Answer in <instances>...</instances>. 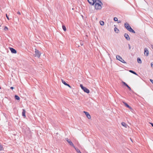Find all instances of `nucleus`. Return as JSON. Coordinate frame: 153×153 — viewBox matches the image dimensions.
Masks as SVG:
<instances>
[{
	"mask_svg": "<svg viewBox=\"0 0 153 153\" xmlns=\"http://www.w3.org/2000/svg\"><path fill=\"white\" fill-rule=\"evenodd\" d=\"M124 26L130 32L134 33H135V31L131 28L129 24L127 22L125 23Z\"/></svg>",
	"mask_w": 153,
	"mask_h": 153,
	"instance_id": "f257e3e1",
	"label": "nucleus"
},
{
	"mask_svg": "<svg viewBox=\"0 0 153 153\" xmlns=\"http://www.w3.org/2000/svg\"><path fill=\"white\" fill-rule=\"evenodd\" d=\"M98 2L97 1H95V7L96 10H100L102 8L101 4H102V3L100 1L98 0Z\"/></svg>",
	"mask_w": 153,
	"mask_h": 153,
	"instance_id": "f03ea898",
	"label": "nucleus"
},
{
	"mask_svg": "<svg viewBox=\"0 0 153 153\" xmlns=\"http://www.w3.org/2000/svg\"><path fill=\"white\" fill-rule=\"evenodd\" d=\"M80 87L85 92L88 94L90 92L89 90V89H87V88L84 87L82 85L80 84Z\"/></svg>",
	"mask_w": 153,
	"mask_h": 153,
	"instance_id": "7ed1b4c3",
	"label": "nucleus"
},
{
	"mask_svg": "<svg viewBox=\"0 0 153 153\" xmlns=\"http://www.w3.org/2000/svg\"><path fill=\"white\" fill-rule=\"evenodd\" d=\"M116 57L117 60L120 61L122 63H126V62L119 55H117Z\"/></svg>",
	"mask_w": 153,
	"mask_h": 153,
	"instance_id": "20e7f679",
	"label": "nucleus"
},
{
	"mask_svg": "<svg viewBox=\"0 0 153 153\" xmlns=\"http://www.w3.org/2000/svg\"><path fill=\"white\" fill-rule=\"evenodd\" d=\"M35 54L34 55V56L39 58L40 57L41 53L36 49H35Z\"/></svg>",
	"mask_w": 153,
	"mask_h": 153,
	"instance_id": "39448f33",
	"label": "nucleus"
},
{
	"mask_svg": "<svg viewBox=\"0 0 153 153\" xmlns=\"http://www.w3.org/2000/svg\"><path fill=\"white\" fill-rule=\"evenodd\" d=\"M66 140L71 146H72L74 148H75V146L70 140H69L68 138H66Z\"/></svg>",
	"mask_w": 153,
	"mask_h": 153,
	"instance_id": "423d86ee",
	"label": "nucleus"
},
{
	"mask_svg": "<svg viewBox=\"0 0 153 153\" xmlns=\"http://www.w3.org/2000/svg\"><path fill=\"white\" fill-rule=\"evenodd\" d=\"M144 54L146 56H147L149 55V51L147 48H145L144 49Z\"/></svg>",
	"mask_w": 153,
	"mask_h": 153,
	"instance_id": "0eeeda50",
	"label": "nucleus"
},
{
	"mask_svg": "<svg viewBox=\"0 0 153 153\" xmlns=\"http://www.w3.org/2000/svg\"><path fill=\"white\" fill-rule=\"evenodd\" d=\"M124 36L127 40L128 41L130 40V38L128 34L127 33H125L124 34Z\"/></svg>",
	"mask_w": 153,
	"mask_h": 153,
	"instance_id": "6e6552de",
	"label": "nucleus"
},
{
	"mask_svg": "<svg viewBox=\"0 0 153 153\" xmlns=\"http://www.w3.org/2000/svg\"><path fill=\"white\" fill-rule=\"evenodd\" d=\"M88 2L91 5H93L95 3V1L94 0H88Z\"/></svg>",
	"mask_w": 153,
	"mask_h": 153,
	"instance_id": "1a4fd4ad",
	"label": "nucleus"
},
{
	"mask_svg": "<svg viewBox=\"0 0 153 153\" xmlns=\"http://www.w3.org/2000/svg\"><path fill=\"white\" fill-rule=\"evenodd\" d=\"M84 112L85 114L87 117L89 119H90L91 118L90 115L88 112L84 111Z\"/></svg>",
	"mask_w": 153,
	"mask_h": 153,
	"instance_id": "9d476101",
	"label": "nucleus"
},
{
	"mask_svg": "<svg viewBox=\"0 0 153 153\" xmlns=\"http://www.w3.org/2000/svg\"><path fill=\"white\" fill-rule=\"evenodd\" d=\"M10 50L12 53H16V51L13 48H10Z\"/></svg>",
	"mask_w": 153,
	"mask_h": 153,
	"instance_id": "9b49d317",
	"label": "nucleus"
},
{
	"mask_svg": "<svg viewBox=\"0 0 153 153\" xmlns=\"http://www.w3.org/2000/svg\"><path fill=\"white\" fill-rule=\"evenodd\" d=\"M121 124L123 126H124L126 128H127V127L128 126V125L125 123L122 122L121 123Z\"/></svg>",
	"mask_w": 153,
	"mask_h": 153,
	"instance_id": "f8f14e48",
	"label": "nucleus"
},
{
	"mask_svg": "<svg viewBox=\"0 0 153 153\" xmlns=\"http://www.w3.org/2000/svg\"><path fill=\"white\" fill-rule=\"evenodd\" d=\"M25 112H26V111L24 109H23L22 112V115L24 117H26V115H25Z\"/></svg>",
	"mask_w": 153,
	"mask_h": 153,
	"instance_id": "ddd939ff",
	"label": "nucleus"
},
{
	"mask_svg": "<svg viewBox=\"0 0 153 153\" xmlns=\"http://www.w3.org/2000/svg\"><path fill=\"white\" fill-rule=\"evenodd\" d=\"M124 103L127 107L128 108L130 109H132V108L130 107L127 103L124 102Z\"/></svg>",
	"mask_w": 153,
	"mask_h": 153,
	"instance_id": "4468645a",
	"label": "nucleus"
},
{
	"mask_svg": "<svg viewBox=\"0 0 153 153\" xmlns=\"http://www.w3.org/2000/svg\"><path fill=\"white\" fill-rule=\"evenodd\" d=\"M75 148V149L76 150V151L77 152V153H82L79 149L76 148L75 147V148Z\"/></svg>",
	"mask_w": 153,
	"mask_h": 153,
	"instance_id": "2eb2a0df",
	"label": "nucleus"
},
{
	"mask_svg": "<svg viewBox=\"0 0 153 153\" xmlns=\"http://www.w3.org/2000/svg\"><path fill=\"white\" fill-rule=\"evenodd\" d=\"M100 25H102V26L103 25H104V22L103 21H100Z\"/></svg>",
	"mask_w": 153,
	"mask_h": 153,
	"instance_id": "dca6fc26",
	"label": "nucleus"
},
{
	"mask_svg": "<svg viewBox=\"0 0 153 153\" xmlns=\"http://www.w3.org/2000/svg\"><path fill=\"white\" fill-rule=\"evenodd\" d=\"M137 61L139 63H141L142 62L140 58H137Z\"/></svg>",
	"mask_w": 153,
	"mask_h": 153,
	"instance_id": "f3484780",
	"label": "nucleus"
},
{
	"mask_svg": "<svg viewBox=\"0 0 153 153\" xmlns=\"http://www.w3.org/2000/svg\"><path fill=\"white\" fill-rule=\"evenodd\" d=\"M15 97L16 100H19L20 99L19 97L17 95H16L15 96Z\"/></svg>",
	"mask_w": 153,
	"mask_h": 153,
	"instance_id": "a211bd4d",
	"label": "nucleus"
},
{
	"mask_svg": "<svg viewBox=\"0 0 153 153\" xmlns=\"http://www.w3.org/2000/svg\"><path fill=\"white\" fill-rule=\"evenodd\" d=\"M62 28H63V30L64 31H66V28L65 27V26L63 25L62 26Z\"/></svg>",
	"mask_w": 153,
	"mask_h": 153,
	"instance_id": "6ab92c4d",
	"label": "nucleus"
},
{
	"mask_svg": "<svg viewBox=\"0 0 153 153\" xmlns=\"http://www.w3.org/2000/svg\"><path fill=\"white\" fill-rule=\"evenodd\" d=\"M129 71L130 72H131V73H133V74H134L137 75V74H136V72H134V71H133L130 70Z\"/></svg>",
	"mask_w": 153,
	"mask_h": 153,
	"instance_id": "aec40b11",
	"label": "nucleus"
},
{
	"mask_svg": "<svg viewBox=\"0 0 153 153\" xmlns=\"http://www.w3.org/2000/svg\"><path fill=\"white\" fill-rule=\"evenodd\" d=\"M62 83L64 84L65 85H67V83L65 81H64L62 79Z\"/></svg>",
	"mask_w": 153,
	"mask_h": 153,
	"instance_id": "412c9836",
	"label": "nucleus"
},
{
	"mask_svg": "<svg viewBox=\"0 0 153 153\" xmlns=\"http://www.w3.org/2000/svg\"><path fill=\"white\" fill-rule=\"evenodd\" d=\"M114 31L116 32L117 33H118V32H117V31H119V30L118 29H117V27H115L114 28Z\"/></svg>",
	"mask_w": 153,
	"mask_h": 153,
	"instance_id": "4be33fe9",
	"label": "nucleus"
},
{
	"mask_svg": "<svg viewBox=\"0 0 153 153\" xmlns=\"http://www.w3.org/2000/svg\"><path fill=\"white\" fill-rule=\"evenodd\" d=\"M122 83L126 86L127 87L128 86V85L125 82L122 81Z\"/></svg>",
	"mask_w": 153,
	"mask_h": 153,
	"instance_id": "5701e85b",
	"label": "nucleus"
},
{
	"mask_svg": "<svg viewBox=\"0 0 153 153\" xmlns=\"http://www.w3.org/2000/svg\"><path fill=\"white\" fill-rule=\"evenodd\" d=\"M3 148L2 146L0 145V151L3 150Z\"/></svg>",
	"mask_w": 153,
	"mask_h": 153,
	"instance_id": "b1692460",
	"label": "nucleus"
},
{
	"mask_svg": "<svg viewBox=\"0 0 153 153\" xmlns=\"http://www.w3.org/2000/svg\"><path fill=\"white\" fill-rule=\"evenodd\" d=\"M114 20L115 21H117L118 20V19L117 17H114Z\"/></svg>",
	"mask_w": 153,
	"mask_h": 153,
	"instance_id": "393cba45",
	"label": "nucleus"
},
{
	"mask_svg": "<svg viewBox=\"0 0 153 153\" xmlns=\"http://www.w3.org/2000/svg\"><path fill=\"white\" fill-rule=\"evenodd\" d=\"M8 28L7 27L5 26L4 28V30H8Z\"/></svg>",
	"mask_w": 153,
	"mask_h": 153,
	"instance_id": "a878e982",
	"label": "nucleus"
},
{
	"mask_svg": "<svg viewBox=\"0 0 153 153\" xmlns=\"http://www.w3.org/2000/svg\"><path fill=\"white\" fill-rule=\"evenodd\" d=\"M128 47H129V49H130L131 48V45H130L129 44H128Z\"/></svg>",
	"mask_w": 153,
	"mask_h": 153,
	"instance_id": "bb28decb",
	"label": "nucleus"
},
{
	"mask_svg": "<svg viewBox=\"0 0 153 153\" xmlns=\"http://www.w3.org/2000/svg\"><path fill=\"white\" fill-rule=\"evenodd\" d=\"M66 85L68 86L70 88H71V87L70 86V85L69 84H67V85Z\"/></svg>",
	"mask_w": 153,
	"mask_h": 153,
	"instance_id": "cd10ccee",
	"label": "nucleus"
},
{
	"mask_svg": "<svg viewBox=\"0 0 153 153\" xmlns=\"http://www.w3.org/2000/svg\"><path fill=\"white\" fill-rule=\"evenodd\" d=\"M128 87V89L130 90H131V88H130V87L128 85L127 87Z\"/></svg>",
	"mask_w": 153,
	"mask_h": 153,
	"instance_id": "c85d7f7f",
	"label": "nucleus"
},
{
	"mask_svg": "<svg viewBox=\"0 0 153 153\" xmlns=\"http://www.w3.org/2000/svg\"><path fill=\"white\" fill-rule=\"evenodd\" d=\"M150 80L151 82L153 84V80L151 79H150Z\"/></svg>",
	"mask_w": 153,
	"mask_h": 153,
	"instance_id": "c756f323",
	"label": "nucleus"
},
{
	"mask_svg": "<svg viewBox=\"0 0 153 153\" xmlns=\"http://www.w3.org/2000/svg\"><path fill=\"white\" fill-rule=\"evenodd\" d=\"M6 16L7 18V19L8 20H9V18L8 17V16L7 15V14H6Z\"/></svg>",
	"mask_w": 153,
	"mask_h": 153,
	"instance_id": "7c9ffc66",
	"label": "nucleus"
},
{
	"mask_svg": "<svg viewBox=\"0 0 153 153\" xmlns=\"http://www.w3.org/2000/svg\"><path fill=\"white\" fill-rule=\"evenodd\" d=\"M17 13L19 15H21V13L19 11Z\"/></svg>",
	"mask_w": 153,
	"mask_h": 153,
	"instance_id": "2f4dec72",
	"label": "nucleus"
},
{
	"mask_svg": "<svg viewBox=\"0 0 153 153\" xmlns=\"http://www.w3.org/2000/svg\"><path fill=\"white\" fill-rule=\"evenodd\" d=\"M151 66L153 68V62L151 63Z\"/></svg>",
	"mask_w": 153,
	"mask_h": 153,
	"instance_id": "473e14b6",
	"label": "nucleus"
},
{
	"mask_svg": "<svg viewBox=\"0 0 153 153\" xmlns=\"http://www.w3.org/2000/svg\"><path fill=\"white\" fill-rule=\"evenodd\" d=\"M117 22H118V23H120V22H120V21H119V20L118 21V20H117Z\"/></svg>",
	"mask_w": 153,
	"mask_h": 153,
	"instance_id": "72a5a7b5",
	"label": "nucleus"
},
{
	"mask_svg": "<svg viewBox=\"0 0 153 153\" xmlns=\"http://www.w3.org/2000/svg\"><path fill=\"white\" fill-rule=\"evenodd\" d=\"M150 123L151 125L153 127V123Z\"/></svg>",
	"mask_w": 153,
	"mask_h": 153,
	"instance_id": "f704fd0d",
	"label": "nucleus"
},
{
	"mask_svg": "<svg viewBox=\"0 0 153 153\" xmlns=\"http://www.w3.org/2000/svg\"><path fill=\"white\" fill-rule=\"evenodd\" d=\"M10 88L12 89H14V88L13 87H10Z\"/></svg>",
	"mask_w": 153,
	"mask_h": 153,
	"instance_id": "c9c22d12",
	"label": "nucleus"
},
{
	"mask_svg": "<svg viewBox=\"0 0 153 153\" xmlns=\"http://www.w3.org/2000/svg\"><path fill=\"white\" fill-rule=\"evenodd\" d=\"M152 48L153 49V45H152Z\"/></svg>",
	"mask_w": 153,
	"mask_h": 153,
	"instance_id": "e433bc0d",
	"label": "nucleus"
},
{
	"mask_svg": "<svg viewBox=\"0 0 153 153\" xmlns=\"http://www.w3.org/2000/svg\"><path fill=\"white\" fill-rule=\"evenodd\" d=\"M81 45H83V44H82V43H81Z\"/></svg>",
	"mask_w": 153,
	"mask_h": 153,
	"instance_id": "4c0bfd02",
	"label": "nucleus"
},
{
	"mask_svg": "<svg viewBox=\"0 0 153 153\" xmlns=\"http://www.w3.org/2000/svg\"><path fill=\"white\" fill-rule=\"evenodd\" d=\"M130 139L131 140V141L132 142H133V141H132V139H131V138H130Z\"/></svg>",
	"mask_w": 153,
	"mask_h": 153,
	"instance_id": "58836bf2",
	"label": "nucleus"
},
{
	"mask_svg": "<svg viewBox=\"0 0 153 153\" xmlns=\"http://www.w3.org/2000/svg\"><path fill=\"white\" fill-rule=\"evenodd\" d=\"M1 88V87H0V89Z\"/></svg>",
	"mask_w": 153,
	"mask_h": 153,
	"instance_id": "ea45409f",
	"label": "nucleus"
}]
</instances>
